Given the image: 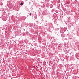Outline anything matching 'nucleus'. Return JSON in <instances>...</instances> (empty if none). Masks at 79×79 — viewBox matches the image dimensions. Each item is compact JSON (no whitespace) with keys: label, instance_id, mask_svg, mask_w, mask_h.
<instances>
[{"label":"nucleus","instance_id":"nucleus-1","mask_svg":"<svg viewBox=\"0 0 79 79\" xmlns=\"http://www.w3.org/2000/svg\"><path fill=\"white\" fill-rule=\"evenodd\" d=\"M20 5H23V4L21 3H20Z\"/></svg>","mask_w":79,"mask_h":79},{"label":"nucleus","instance_id":"nucleus-2","mask_svg":"<svg viewBox=\"0 0 79 79\" xmlns=\"http://www.w3.org/2000/svg\"><path fill=\"white\" fill-rule=\"evenodd\" d=\"M63 35H62V37H64V36H63Z\"/></svg>","mask_w":79,"mask_h":79},{"label":"nucleus","instance_id":"nucleus-3","mask_svg":"<svg viewBox=\"0 0 79 79\" xmlns=\"http://www.w3.org/2000/svg\"><path fill=\"white\" fill-rule=\"evenodd\" d=\"M30 16H31V13L30 14Z\"/></svg>","mask_w":79,"mask_h":79}]
</instances>
